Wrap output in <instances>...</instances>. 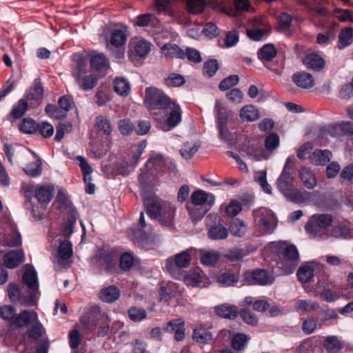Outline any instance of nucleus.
Returning <instances> with one entry per match:
<instances>
[{
    "mask_svg": "<svg viewBox=\"0 0 353 353\" xmlns=\"http://www.w3.org/2000/svg\"><path fill=\"white\" fill-rule=\"evenodd\" d=\"M143 103L157 123V128L164 132L172 130L182 121L179 104L161 89L152 86L146 88Z\"/></svg>",
    "mask_w": 353,
    "mask_h": 353,
    "instance_id": "1",
    "label": "nucleus"
},
{
    "mask_svg": "<svg viewBox=\"0 0 353 353\" xmlns=\"http://www.w3.org/2000/svg\"><path fill=\"white\" fill-rule=\"evenodd\" d=\"M268 252L275 254L277 268H274L271 273L266 270V285L272 284L278 275L291 274L300 263L299 253L296 246L288 241L269 242L266 244V252Z\"/></svg>",
    "mask_w": 353,
    "mask_h": 353,
    "instance_id": "2",
    "label": "nucleus"
},
{
    "mask_svg": "<svg viewBox=\"0 0 353 353\" xmlns=\"http://www.w3.org/2000/svg\"><path fill=\"white\" fill-rule=\"evenodd\" d=\"M143 205L146 214L152 219L165 227L174 225L176 209L170 203L162 202L156 195H148L143 198Z\"/></svg>",
    "mask_w": 353,
    "mask_h": 353,
    "instance_id": "3",
    "label": "nucleus"
},
{
    "mask_svg": "<svg viewBox=\"0 0 353 353\" xmlns=\"http://www.w3.org/2000/svg\"><path fill=\"white\" fill-rule=\"evenodd\" d=\"M73 61L74 65L72 68V76L79 89L85 92L92 90L104 77V74L88 73V59L83 54H74Z\"/></svg>",
    "mask_w": 353,
    "mask_h": 353,
    "instance_id": "4",
    "label": "nucleus"
},
{
    "mask_svg": "<svg viewBox=\"0 0 353 353\" xmlns=\"http://www.w3.org/2000/svg\"><path fill=\"white\" fill-rule=\"evenodd\" d=\"M191 201L194 205H204V209H190L188 208L190 216L193 221L201 220L205 214L210 210L214 203L215 196L212 193H208L202 190H196L191 195Z\"/></svg>",
    "mask_w": 353,
    "mask_h": 353,
    "instance_id": "5",
    "label": "nucleus"
},
{
    "mask_svg": "<svg viewBox=\"0 0 353 353\" xmlns=\"http://www.w3.org/2000/svg\"><path fill=\"white\" fill-rule=\"evenodd\" d=\"M22 281L28 290V294L23 298V304L27 307L37 304V295L39 292V281L37 274L33 267L26 270Z\"/></svg>",
    "mask_w": 353,
    "mask_h": 353,
    "instance_id": "6",
    "label": "nucleus"
},
{
    "mask_svg": "<svg viewBox=\"0 0 353 353\" xmlns=\"http://www.w3.org/2000/svg\"><path fill=\"white\" fill-rule=\"evenodd\" d=\"M294 174V158L289 157L285 161L281 174L276 181L277 188L282 194L295 186Z\"/></svg>",
    "mask_w": 353,
    "mask_h": 353,
    "instance_id": "7",
    "label": "nucleus"
},
{
    "mask_svg": "<svg viewBox=\"0 0 353 353\" xmlns=\"http://www.w3.org/2000/svg\"><path fill=\"white\" fill-rule=\"evenodd\" d=\"M333 218L331 214H321L312 215L305 225L307 232L314 236H320L323 230L332 225Z\"/></svg>",
    "mask_w": 353,
    "mask_h": 353,
    "instance_id": "8",
    "label": "nucleus"
},
{
    "mask_svg": "<svg viewBox=\"0 0 353 353\" xmlns=\"http://www.w3.org/2000/svg\"><path fill=\"white\" fill-rule=\"evenodd\" d=\"M25 97L27 102L30 101L29 105L31 108H36L41 103L44 97V90L40 78L34 80L32 85L26 91Z\"/></svg>",
    "mask_w": 353,
    "mask_h": 353,
    "instance_id": "9",
    "label": "nucleus"
},
{
    "mask_svg": "<svg viewBox=\"0 0 353 353\" xmlns=\"http://www.w3.org/2000/svg\"><path fill=\"white\" fill-rule=\"evenodd\" d=\"M220 338H225L226 340L230 339L231 346L234 350L243 351L247 347L249 337L243 333H236L232 336L230 331L228 330H222L217 336V339Z\"/></svg>",
    "mask_w": 353,
    "mask_h": 353,
    "instance_id": "10",
    "label": "nucleus"
},
{
    "mask_svg": "<svg viewBox=\"0 0 353 353\" xmlns=\"http://www.w3.org/2000/svg\"><path fill=\"white\" fill-rule=\"evenodd\" d=\"M274 121L266 119V160L272 154L280 145V137L276 132H272L274 128Z\"/></svg>",
    "mask_w": 353,
    "mask_h": 353,
    "instance_id": "11",
    "label": "nucleus"
},
{
    "mask_svg": "<svg viewBox=\"0 0 353 353\" xmlns=\"http://www.w3.org/2000/svg\"><path fill=\"white\" fill-rule=\"evenodd\" d=\"M146 145V141H141L134 146V150L132 151V157L130 160V162H126V165L123 164L120 166L119 170L121 174L127 176L133 172L141 158V156L144 152Z\"/></svg>",
    "mask_w": 353,
    "mask_h": 353,
    "instance_id": "12",
    "label": "nucleus"
},
{
    "mask_svg": "<svg viewBox=\"0 0 353 353\" xmlns=\"http://www.w3.org/2000/svg\"><path fill=\"white\" fill-rule=\"evenodd\" d=\"M163 331L174 334V339L181 341L185 338V322L182 319H175L168 321L162 327Z\"/></svg>",
    "mask_w": 353,
    "mask_h": 353,
    "instance_id": "13",
    "label": "nucleus"
},
{
    "mask_svg": "<svg viewBox=\"0 0 353 353\" xmlns=\"http://www.w3.org/2000/svg\"><path fill=\"white\" fill-rule=\"evenodd\" d=\"M214 218L217 222H215L212 225H210L209 223H208V238L213 241L225 239L228 236V229L221 223V218L219 216L216 215Z\"/></svg>",
    "mask_w": 353,
    "mask_h": 353,
    "instance_id": "14",
    "label": "nucleus"
},
{
    "mask_svg": "<svg viewBox=\"0 0 353 353\" xmlns=\"http://www.w3.org/2000/svg\"><path fill=\"white\" fill-rule=\"evenodd\" d=\"M38 314L32 310H25L20 314H17L13 321V325L18 328H23L29 326L34 321H37Z\"/></svg>",
    "mask_w": 353,
    "mask_h": 353,
    "instance_id": "15",
    "label": "nucleus"
},
{
    "mask_svg": "<svg viewBox=\"0 0 353 353\" xmlns=\"http://www.w3.org/2000/svg\"><path fill=\"white\" fill-rule=\"evenodd\" d=\"M300 3L306 7L310 12L316 13L319 17H327L330 15V12L325 7L327 0L302 1Z\"/></svg>",
    "mask_w": 353,
    "mask_h": 353,
    "instance_id": "16",
    "label": "nucleus"
},
{
    "mask_svg": "<svg viewBox=\"0 0 353 353\" xmlns=\"http://www.w3.org/2000/svg\"><path fill=\"white\" fill-rule=\"evenodd\" d=\"M90 63L93 70L97 72V74H104V76L106 74L107 70L109 68V61L103 53L91 56Z\"/></svg>",
    "mask_w": 353,
    "mask_h": 353,
    "instance_id": "17",
    "label": "nucleus"
},
{
    "mask_svg": "<svg viewBox=\"0 0 353 353\" xmlns=\"http://www.w3.org/2000/svg\"><path fill=\"white\" fill-rule=\"evenodd\" d=\"M214 311L217 316L225 319H234L239 315L238 307L227 303L215 306Z\"/></svg>",
    "mask_w": 353,
    "mask_h": 353,
    "instance_id": "18",
    "label": "nucleus"
},
{
    "mask_svg": "<svg viewBox=\"0 0 353 353\" xmlns=\"http://www.w3.org/2000/svg\"><path fill=\"white\" fill-rule=\"evenodd\" d=\"M115 253L111 250H100L97 254L99 265L104 266L106 272H110L114 266Z\"/></svg>",
    "mask_w": 353,
    "mask_h": 353,
    "instance_id": "19",
    "label": "nucleus"
},
{
    "mask_svg": "<svg viewBox=\"0 0 353 353\" xmlns=\"http://www.w3.org/2000/svg\"><path fill=\"white\" fill-rule=\"evenodd\" d=\"M146 167H150L159 175L163 174L165 168L166 159L162 154L155 153L152 154L145 162Z\"/></svg>",
    "mask_w": 353,
    "mask_h": 353,
    "instance_id": "20",
    "label": "nucleus"
},
{
    "mask_svg": "<svg viewBox=\"0 0 353 353\" xmlns=\"http://www.w3.org/2000/svg\"><path fill=\"white\" fill-rule=\"evenodd\" d=\"M292 79L298 87L304 89H310L314 85V79L312 75L304 71L294 73Z\"/></svg>",
    "mask_w": 353,
    "mask_h": 353,
    "instance_id": "21",
    "label": "nucleus"
},
{
    "mask_svg": "<svg viewBox=\"0 0 353 353\" xmlns=\"http://www.w3.org/2000/svg\"><path fill=\"white\" fill-rule=\"evenodd\" d=\"M159 174L150 167H146V163L140 169V174L138 179L143 188H149L157 181Z\"/></svg>",
    "mask_w": 353,
    "mask_h": 353,
    "instance_id": "22",
    "label": "nucleus"
},
{
    "mask_svg": "<svg viewBox=\"0 0 353 353\" xmlns=\"http://www.w3.org/2000/svg\"><path fill=\"white\" fill-rule=\"evenodd\" d=\"M204 274L200 269H194L189 271L185 277L187 285L193 287L204 288L206 282L204 281Z\"/></svg>",
    "mask_w": 353,
    "mask_h": 353,
    "instance_id": "23",
    "label": "nucleus"
},
{
    "mask_svg": "<svg viewBox=\"0 0 353 353\" xmlns=\"http://www.w3.org/2000/svg\"><path fill=\"white\" fill-rule=\"evenodd\" d=\"M283 194L288 201L296 204H301L308 200L311 193L307 191H301L294 186L290 189V190L283 192Z\"/></svg>",
    "mask_w": 353,
    "mask_h": 353,
    "instance_id": "24",
    "label": "nucleus"
},
{
    "mask_svg": "<svg viewBox=\"0 0 353 353\" xmlns=\"http://www.w3.org/2000/svg\"><path fill=\"white\" fill-rule=\"evenodd\" d=\"M299 174L301 182L306 188L313 190L316 186V177L310 168L302 166L299 170Z\"/></svg>",
    "mask_w": 353,
    "mask_h": 353,
    "instance_id": "25",
    "label": "nucleus"
},
{
    "mask_svg": "<svg viewBox=\"0 0 353 353\" xmlns=\"http://www.w3.org/2000/svg\"><path fill=\"white\" fill-rule=\"evenodd\" d=\"M120 296V290L114 285L101 289L99 293V299L105 303H111L116 301Z\"/></svg>",
    "mask_w": 353,
    "mask_h": 353,
    "instance_id": "26",
    "label": "nucleus"
},
{
    "mask_svg": "<svg viewBox=\"0 0 353 353\" xmlns=\"http://www.w3.org/2000/svg\"><path fill=\"white\" fill-rule=\"evenodd\" d=\"M244 279L249 285H265V270L256 269L248 271L243 274Z\"/></svg>",
    "mask_w": 353,
    "mask_h": 353,
    "instance_id": "27",
    "label": "nucleus"
},
{
    "mask_svg": "<svg viewBox=\"0 0 353 353\" xmlns=\"http://www.w3.org/2000/svg\"><path fill=\"white\" fill-rule=\"evenodd\" d=\"M332 154L329 150H315L310 157V161L315 165H325L330 161Z\"/></svg>",
    "mask_w": 353,
    "mask_h": 353,
    "instance_id": "28",
    "label": "nucleus"
},
{
    "mask_svg": "<svg viewBox=\"0 0 353 353\" xmlns=\"http://www.w3.org/2000/svg\"><path fill=\"white\" fill-rule=\"evenodd\" d=\"M176 286L174 283H163L159 289V301L167 303L175 296Z\"/></svg>",
    "mask_w": 353,
    "mask_h": 353,
    "instance_id": "29",
    "label": "nucleus"
},
{
    "mask_svg": "<svg viewBox=\"0 0 353 353\" xmlns=\"http://www.w3.org/2000/svg\"><path fill=\"white\" fill-rule=\"evenodd\" d=\"M78 215L79 213L77 210L75 208H72L69 216L62 225L61 232L64 237L69 238L73 233Z\"/></svg>",
    "mask_w": 353,
    "mask_h": 353,
    "instance_id": "30",
    "label": "nucleus"
},
{
    "mask_svg": "<svg viewBox=\"0 0 353 353\" xmlns=\"http://www.w3.org/2000/svg\"><path fill=\"white\" fill-rule=\"evenodd\" d=\"M54 192L52 185H41L35 190L34 194L39 203H48L53 197Z\"/></svg>",
    "mask_w": 353,
    "mask_h": 353,
    "instance_id": "31",
    "label": "nucleus"
},
{
    "mask_svg": "<svg viewBox=\"0 0 353 353\" xmlns=\"http://www.w3.org/2000/svg\"><path fill=\"white\" fill-rule=\"evenodd\" d=\"M303 63L307 68L312 69L315 71H321L325 67L324 59L319 54L312 53L307 54Z\"/></svg>",
    "mask_w": 353,
    "mask_h": 353,
    "instance_id": "32",
    "label": "nucleus"
},
{
    "mask_svg": "<svg viewBox=\"0 0 353 353\" xmlns=\"http://www.w3.org/2000/svg\"><path fill=\"white\" fill-rule=\"evenodd\" d=\"M29 106L27 100L21 99L12 106L8 119L14 122L15 120L20 119L25 114Z\"/></svg>",
    "mask_w": 353,
    "mask_h": 353,
    "instance_id": "33",
    "label": "nucleus"
},
{
    "mask_svg": "<svg viewBox=\"0 0 353 353\" xmlns=\"http://www.w3.org/2000/svg\"><path fill=\"white\" fill-rule=\"evenodd\" d=\"M265 140H261L256 143L252 142L249 148L248 155L254 161H261L265 159Z\"/></svg>",
    "mask_w": 353,
    "mask_h": 353,
    "instance_id": "34",
    "label": "nucleus"
},
{
    "mask_svg": "<svg viewBox=\"0 0 353 353\" xmlns=\"http://www.w3.org/2000/svg\"><path fill=\"white\" fill-rule=\"evenodd\" d=\"M161 50L166 57L185 59V52L176 44L168 43L163 45Z\"/></svg>",
    "mask_w": 353,
    "mask_h": 353,
    "instance_id": "35",
    "label": "nucleus"
},
{
    "mask_svg": "<svg viewBox=\"0 0 353 353\" xmlns=\"http://www.w3.org/2000/svg\"><path fill=\"white\" fill-rule=\"evenodd\" d=\"M127 41L125 31L121 29H114L111 32L110 43L116 48H123Z\"/></svg>",
    "mask_w": 353,
    "mask_h": 353,
    "instance_id": "36",
    "label": "nucleus"
},
{
    "mask_svg": "<svg viewBox=\"0 0 353 353\" xmlns=\"http://www.w3.org/2000/svg\"><path fill=\"white\" fill-rule=\"evenodd\" d=\"M259 116V111L253 105H245L240 110V117L243 121H254Z\"/></svg>",
    "mask_w": 353,
    "mask_h": 353,
    "instance_id": "37",
    "label": "nucleus"
},
{
    "mask_svg": "<svg viewBox=\"0 0 353 353\" xmlns=\"http://www.w3.org/2000/svg\"><path fill=\"white\" fill-rule=\"evenodd\" d=\"M319 307L317 302L312 300L299 299L295 301L294 308L299 313L309 312Z\"/></svg>",
    "mask_w": 353,
    "mask_h": 353,
    "instance_id": "38",
    "label": "nucleus"
},
{
    "mask_svg": "<svg viewBox=\"0 0 353 353\" xmlns=\"http://www.w3.org/2000/svg\"><path fill=\"white\" fill-rule=\"evenodd\" d=\"M212 339V334L202 326L194 328L193 330L192 339L197 343L207 344Z\"/></svg>",
    "mask_w": 353,
    "mask_h": 353,
    "instance_id": "39",
    "label": "nucleus"
},
{
    "mask_svg": "<svg viewBox=\"0 0 353 353\" xmlns=\"http://www.w3.org/2000/svg\"><path fill=\"white\" fill-rule=\"evenodd\" d=\"M228 230L234 236L242 237L247 232V225L242 220L236 218L230 223Z\"/></svg>",
    "mask_w": 353,
    "mask_h": 353,
    "instance_id": "40",
    "label": "nucleus"
},
{
    "mask_svg": "<svg viewBox=\"0 0 353 353\" xmlns=\"http://www.w3.org/2000/svg\"><path fill=\"white\" fill-rule=\"evenodd\" d=\"M296 275L300 282L310 283L314 277V268L308 263L302 264L298 269Z\"/></svg>",
    "mask_w": 353,
    "mask_h": 353,
    "instance_id": "41",
    "label": "nucleus"
},
{
    "mask_svg": "<svg viewBox=\"0 0 353 353\" xmlns=\"http://www.w3.org/2000/svg\"><path fill=\"white\" fill-rule=\"evenodd\" d=\"M353 28L348 27L341 30L339 35L337 47L342 50L350 46L352 42Z\"/></svg>",
    "mask_w": 353,
    "mask_h": 353,
    "instance_id": "42",
    "label": "nucleus"
},
{
    "mask_svg": "<svg viewBox=\"0 0 353 353\" xmlns=\"http://www.w3.org/2000/svg\"><path fill=\"white\" fill-rule=\"evenodd\" d=\"M113 87L114 91L121 96L125 97L130 93V84L124 77H116Z\"/></svg>",
    "mask_w": 353,
    "mask_h": 353,
    "instance_id": "43",
    "label": "nucleus"
},
{
    "mask_svg": "<svg viewBox=\"0 0 353 353\" xmlns=\"http://www.w3.org/2000/svg\"><path fill=\"white\" fill-rule=\"evenodd\" d=\"M32 154L37 158V161L28 163L23 168V171L31 177H37L41 174L42 163L36 153L33 152Z\"/></svg>",
    "mask_w": 353,
    "mask_h": 353,
    "instance_id": "44",
    "label": "nucleus"
},
{
    "mask_svg": "<svg viewBox=\"0 0 353 353\" xmlns=\"http://www.w3.org/2000/svg\"><path fill=\"white\" fill-rule=\"evenodd\" d=\"M250 7V3L248 0H234V8H225L223 12L229 16L235 17L237 12L248 11Z\"/></svg>",
    "mask_w": 353,
    "mask_h": 353,
    "instance_id": "45",
    "label": "nucleus"
},
{
    "mask_svg": "<svg viewBox=\"0 0 353 353\" xmlns=\"http://www.w3.org/2000/svg\"><path fill=\"white\" fill-rule=\"evenodd\" d=\"M76 159L79 162V167L81 168L85 183L86 185L92 183L90 174L92 172L93 169L89 165L84 157L77 156Z\"/></svg>",
    "mask_w": 353,
    "mask_h": 353,
    "instance_id": "46",
    "label": "nucleus"
},
{
    "mask_svg": "<svg viewBox=\"0 0 353 353\" xmlns=\"http://www.w3.org/2000/svg\"><path fill=\"white\" fill-rule=\"evenodd\" d=\"M277 55V50L272 43H266V68L273 71L276 74L280 73V67L276 65L274 67L270 66V62L272 59Z\"/></svg>",
    "mask_w": 353,
    "mask_h": 353,
    "instance_id": "47",
    "label": "nucleus"
},
{
    "mask_svg": "<svg viewBox=\"0 0 353 353\" xmlns=\"http://www.w3.org/2000/svg\"><path fill=\"white\" fill-rule=\"evenodd\" d=\"M38 123L32 118H23L19 124V130L24 134H34L37 132Z\"/></svg>",
    "mask_w": 353,
    "mask_h": 353,
    "instance_id": "48",
    "label": "nucleus"
},
{
    "mask_svg": "<svg viewBox=\"0 0 353 353\" xmlns=\"http://www.w3.org/2000/svg\"><path fill=\"white\" fill-rule=\"evenodd\" d=\"M207 6L205 0H188L186 7L188 12L192 14H199L203 12Z\"/></svg>",
    "mask_w": 353,
    "mask_h": 353,
    "instance_id": "49",
    "label": "nucleus"
},
{
    "mask_svg": "<svg viewBox=\"0 0 353 353\" xmlns=\"http://www.w3.org/2000/svg\"><path fill=\"white\" fill-rule=\"evenodd\" d=\"M165 268L167 272L174 279H181L183 276L182 272L181 270L182 267H179L175 263L172 257H169L165 262Z\"/></svg>",
    "mask_w": 353,
    "mask_h": 353,
    "instance_id": "50",
    "label": "nucleus"
},
{
    "mask_svg": "<svg viewBox=\"0 0 353 353\" xmlns=\"http://www.w3.org/2000/svg\"><path fill=\"white\" fill-rule=\"evenodd\" d=\"M219 260V254L217 251L208 250L201 254L200 261L206 265H213Z\"/></svg>",
    "mask_w": 353,
    "mask_h": 353,
    "instance_id": "51",
    "label": "nucleus"
},
{
    "mask_svg": "<svg viewBox=\"0 0 353 353\" xmlns=\"http://www.w3.org/2000/svg\"><path fill=\"white\" fill-rule=\"evenodd\" d=\"M335 288H328L314 292L316 296L320 297L327 303H332L339 299L338 293L334 291Z\"/></svg>",
    "mask_w": 353,
    "mask_h": 353,
    "instance_id": "52",
    "label": "nucleus"
},
{
    "mask_svg": "<svg viewBox=\"0 0 353 353\" xmlns=\"http://www.w3.org/2000/svg\"><path fill=\"white\" fill-rule=\"evenodd\" d=\"M185 83V77L177 73H171L164 79V85L167 87H179Z\"/></svg>",
    "mask_w": 353,
    "mask_h": 353,
    "instance_id": "53",
    "label": "nucleus"
},
{
    "mask_svg": "<svg viewBox=\"0 0 353 353\" xmlns=\"http://www.w3.org/2000/svg\"><path fill=\"white\" fill-rule=\"evenodd\" d=\"M239 281V276L230 272H224L217 277V282L223 287L230 286Z\"/></svg>",
    "mask_w": 353,
    "mask_h": 353,
    "instance_id": "54",
    "label": "nucleus"
},
{
    "mask_svg": "<svg viewBox=\"0 0 353 353\" xmlns=\"http://www.w3.org/2000/svg\"><path fill=\"white\" fill-rule=\"evenodd\" d=\"M31 325L32 327L29 329L28 332V336L34 340H37L45 333V328L39 321V317H37V321H34Z\"/></svg>",
    "mask_w": 353,
    "mask_h": 353,
    "instance_id": "55",
    "label": "nucleus"
},
{
    "mask_svg": "<svg viewBox=\"0 0 353 353\" xmlns=\"http://www.w3.org/2000/svg\"><path fill=\"white\" fill-rule=\"evenodd\" d=\"M324 346L330 353H336L343 347L341 342L336 336L326 337Z\"/></svg>",
    "mask_w": 353,
    "mask_h": 353,
    "instance_id": "56",
    "label": "nucleus"
},
{
    "mask_svg": "<svg viewBox=\"0 0 353 353\" xmlns=\"http://www.w3.org/2000/svg\"><path fill=\"white\" fill-rule=\"evenodd\" d=\"M172 257L178 266L184 268H187L191 261V255L189 250H183Z\"/></svg>",
    "mask_w": 353,
    "mask_h": 353,
    "instance_id": "57",
    "label": "nucleus"
},
{
    "mask_svg": "<svg viewBox=\"0 0 353 353\" xmlns=\"http://www.w3.org/2000/svg\"><path fill=\"white\" fill-rule=\"evenodd\" d=\"M219 68L218 61L215 59H210L203 64V74L208 78L212 77Z\"/></svg>",
    "mask_w": 353,
    "mask_h": 353,
    "instance_id": "58",
    "label": "nucleus"
},
{
    "mask_svg": "<svg viewBox=\"0 0 353 353\" xmlns=\"http://www.w3.org/2000/svg\"><path fill=\"white\" fill-rule=\"evenodd\" d=\"M95 126L97 128L103 131L105 135H110L112 131V127L109 119L105 116H99L96 119Z\"/></svg>",
    "mask_w": 353,
    "mask_h": 353,
    "instance_id": "59",
    "label": "nucleus"
},
{
    "mask_svg": "<svg viewBox=\"0 0 353 353\" xmlns=\"http://www.w3.org/2000/svg\"><path fill=\"white\" fill-rule=\"evenodd\" d=\"M45 112L50 117L54 118L56 119H63L66 117V114L59 109L56 105L52 103H48L45 108Z\"/></svg>",
    "mask_w": 353,
    "mask_h": 353,
    "instance_id": "60",
    "label": "nucleus"
},
{
    "mask_svg": "<svg viewBox=\"0 0 353 353\" xmlns=\"http://www.w3.org/2000/svg\"><path fill=\"white\" fill-rule=\"evenodd\" d=\"M331 234L336 238H347L350 236L349 226L345 223L334 225L331 229Z\"/></svg>",
    "mask_w": 353,
    "mask_h": 353,
    "instance_id": "61",
    "label": "nucleus"
},
{
    "mask_svg": "<svg viewBox=\"0 0 353 353\" xmlns=\"http://www.w3.org/2000/svg\"><path fill=\"white\" fill-rule=\"evenodd\" d=\"M151 43L146 40H140L135 45V52L140 58H145L151 50Z\"/></svg>",
    "mask_w": 353,
    "mask_h": 353,
    "instance_id": "62",
    "label": "nucleus"
},
{
    "mask_svg": "<svg viewBox=\"0 0 353 353\" xmlns=\"http://www.w3.org/2000/svg\"><path fill=\"white\" fill-rule=\"evenodd\" d=\"M128 316L134 322H139L146 318L147 314L145 309L140 307H130L128 310Z\"/></svg>",
    "mask_w": 353,
    "mask_h": 353,
    "instance_id": "63",
    "label": "nucleus"
},
{
    "mask_svg": "<svg viewBox=\"0 0 353 353\" xmlns=\"http://www.w3.org/2000/svg\"><path fill=\"white\" fill-rule=\"evenodd\" d=\"M200 145L196 143H185L180 150V154L185 159H191L198 151Z\"/></svg>",
    "mask_w": 353,
    "mask_h": 353,
    "instance_id": "64",
    "label": "nucleus"
}]
</instances>
